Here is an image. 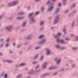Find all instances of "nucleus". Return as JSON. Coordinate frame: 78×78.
Masks as SVG:
<instances>
[{
    "label": "nucleus",
    "instance_id": "a19ab883",
    "mask_svg": "<svg viewBox=\"0 0 78 78\" xmlns=\"http://www.w3.org/2000/svg\"><path fill=\"white\" fill-rule=\"evenodd\" d=\"M63 5L65 6L66 4V1H63Z\"/></svg>",
    "mask_w": 78,
    "mask_h": 78
},
{
    "label": "nucleus",
    "instance_id": "7c9ffc66",
    "mask_svg": "<svg viewBox=\"0 0 78 78\" xmlns=\"http://www.w3.org/2000/svg\"><path fill=\"white\" fill-rule=\"evenodd\" d=\"M41 48V47H36L35 48V50H39V48Z\"/></svg>",
    "mask_w": 78,
    "mask_h": 78
},
{
    "label": "nucleus",
    "instance_id": "603ef678",
    "mask_svg": "<svg viewBox=\"0 0 78 78\" xmlns=\"http://www.w3.org/2000/svg\"><path fill=\"white\" fill-rule=\"evenodd\" d=\"M64 69L63 68V69H62V70H59V71L60 72H63V71H64Z\"/></svg>",
    "mask_w": 78,
    "mask_h": 78
},
{
    "label": "nucleus",
    "instance_id": "5fc2aeb1",
    "mask_svg": "<svg viewBox=\"0 0 78 78\" xmlns=\"http://www.w3.org/2000/svg\"><path fill=\"white\" fill-rule=\"evenodd\" d=\"M13 17H10L9 18V19H10V20H12V19H13Z\"/></svg>",
    "mask_w": 78,
    "mask_h": 78
},
{
    "label": "nucleus",
    "instance_id": "7ed1b4c3",
    "mask_svg": "<svg viewBox=\"0 0 78 78\" xmlns=\"http://www.w3.org/2000/svg\"><path fill=\"white\" fill-rule=\"evenodd\" d=\"M53 36L55 39H56L57 37H58V36H61V33H58L57 35H55L54 34Z\"/></svg>",
    "mask_w": 78,
    "mask_h": 78
},
{
    "label": "nucleus",
    "instance_id": "6e6552de",
    "mask_svg": "<svg viewBox=\"0 0 78 78\" xmlns=\"http://www.w3.org/2000/svg\"><path fill=\"white\" fill-rule=\"evenodd\" d=\"M30 19L31 20L32 22H33L34 23L36 22V20H34V17L32 16L30 18Z\"/></svg>",
    "mask_w": 78,
    "mask_h": 78
},
{
    "label": "nucleus",
    "instance_id": "de8ad7c7",
    "mask_svg": "<svg viewBox=\"0 0 78 78\" xmlns=\"http://www.w3.org/2000/svg\"><path fill=\"white\" fill-rule=\"evenodd\" d=\"M37 62H33L32 64H37Z\"/></svg>",
    "mask_w": 78,
    "mask_h": 78
},
{
    "label": "nucleus",
    "instance_id": "f704fd0d",
    "mask_svg": "<svg viewBox=\"0 0 78 78\" xmlns=\"http://www.w3.org/2000/svg\"><path fill=\"white\" fill-rule=\"evenodd\" d=\"M31 35H30L29 36L27 37V39H28V40L30 39H31Z\"/></svg>",
    "mask_w": 78,
    "mask_h": 78
},
{
    "label": "nucleus",
    "instance_id": "c85d7f7f",
    "mask_svg": "<svg viewBox=\"0 0 78 78\" xmlns=\"http://www.w3.org/2000/svg\"><path fill=\"white\" fill-rule=\"evenodd\" d=\"M4 77L5 78H8V74L7 73H6L4 76Z\"/></svg>",
    "mask_w": 78,
    "mask_h": 78
},
{
    "label": "nucleus",
    "instance_id": "e2e57ef3",
    "mask_svg": "<svg viewBox=\"0 0 78 78\" xmlns=\"http://www.w3.org/2000/svg\"><path fill=\"white\" fill-rule=\"evenodd\" d=\"M3 40H4V39H3V38H1L0 40V41H3Z\"/></svg>",
    "mask_w": 78,
    "mask_h": 78
},
{
    "label": "nucleus",
    "instance_id": "b1692460",
    "mask_svg": "<svg viewBox=\"0 0 78 78\" xmlns=\"http://www.w3.org/2000/svg\"><path fill=\"white\" fill-rule=\"evenodd\" d=\"M41 10L42 11V12H44V7L43 6L41 8Z\"/></svg>",
    "mask_w": 78,
    "mask_h": 78
},
{
    "label": "nucleus",
    "instance_id": "37998d69",
    "mask_svg": "<svg viewBox=\"0 0 78 78\" xmlns=\"http://www.w3.org/2000/svg\"><path fill=\"white\" fill-rule=\"evenodd\" d=\"M39 67V65H38L35 68V70L37 69H38V68Z\"/></svg>",
    "mask_w": 78,
    "mask_h": 78
},
{
    "label": "nucleus",
    "instance_id": "0e129e2a",
    "mask_svg": "<svg viewBox=\"0 0 78 78\" xmlns=\"http://www.w3.org/2000/svg\"><path fill=\"white\" fill-rule=\"evenodd\" d=\"M24 70H28V68H25L24 69Z\"/></svg>",
    "mask_w": 78,
    "mask_h": 78
},
{
    "label": "nucleus",
    "instance_id": "4be33fe9",
    "mask_svg": "<svg viewBox=\"0 0 78 78\" xmlns=\"http://www.w3.org/2000/svg\"><path fill=\"white\" fill-rule=\"evenodd\" d=\"M61 61V59H59V60H58L57 61V63L58 65L59 63H60V62Z\"/></svg>",
    "mask_w": 78,
    "mask_h": 78
},
{
    "label": "nucleus",
    "instance_id": "a18cd8bd",
    "mask_svg": "<svg viewBox=\"0 0 78 78\" xmlns=\"http://www.w3.org/2000/svg\"><path fill=\"white\" fill-rule=\"evenodd\" d=\"M55 61H56L57 62V61H58V58H56L55 59Z\"/></svg>",
    "mask_w": 78,
    "mask_h": 78
},
{
    "label": "nucleus",
    "instance_id": "20e7f679",
    "mask_svg": "<svg viewBox=\"0 0 78 78\" xmlns=\"http://www.w3.org/2000/svg\"><path fill=\"white\" fill-rule=\"evenodd\" d=\"M12 28V26H10L9 27H6V29L8 31H10L11 30Z\"/></svg>",
    "mask_w": 78,
    "mask_h": 78
},
{
    "label": "nucleus",
    "instance_id": "a878e982",
    "mask_svg": "<svg viewBox=\"0 0 78 78\" xmlns=\"http://www.w3.org/2000/svg\"><path fill=\"white\" fill-rule=\"evenodd\" d=\"M59 8L57 9L56 12H55V14H57V13H58V12H59Z\"/></svg>",
    "mask_w": 78,
    "mask_h": 78
},
{
    "label": "nucleus",
    "instance_id": "423d86ee",
    "mask_svg": "<svg viewBox=\"0 0 78 78\" xmlns=\"http://www.w3.org/2000/svg\"><path fill=\"white\" fill-rule=\"evenodd\" d=\"M53 6H51L48 8V11H51L53 9Z\"/></svg>",
    "mask_w": 78,
    "mask_h": 78
},
{
    "label": "nucleus",
    "instance_id": "6e6d98bb",
    "mask_svg": "<svg viewBox=\"0 0 78 78\" xmlns=\"http://www.w3.org/2000/svg\"><path fill=\"white\" fill-rule=\"evenodd\" d=\"M47 63L46 62H45L44 63V66H46V65H47Z\"/></svg>",
    "mask_w": 78,
    "mask_h": 78
},
{
    "label": "nucleus",
    "instance_id": "774afa93",
    "mask_svg": "<svg viewBox=\"0 0 78 78\" xmlns=\"http://www.w3.org/2000/svg\"><path fill=\"white\" fill-rule=\"evenodd\" d=\"M9 52L10 53H11L12 54V52L11 51H9Z\"/></svg>",
    "mask_w": 78,
    "mask_h": 78
},
{
    "label": "nucleus",
    "instance_id": "cd10ccee",
    "mask_svg": "<svg viewBox=\"0 0 78 78\" xmlns=\"http://www.w3.org/2000/svg\"><path fill=\"white\" fill-rule=\"evenodd\" d=\"M51 74V73H45V75H46V76H48V75H50Z\"/></svg>",
    "mask_w": 78,
    "mask_h": 78
},
{
    "label": "nucleus",
    "instance_id": "4c0bfd02",
    "mask_svg": "<svg viewBox=\"0 0 78 78\" xmlns=\"http://www.w3.org/2000/svg\"><path fill=\"white\" fill-rule=\"evenodd\" d=\"M7 62H9V63H11V62H12V61L11 60H7Z\"/></svg>",
    "mask_w": 78,
    "mask_h": 78
},
{
    "label": "nucleus",
    "instance_id": "3c124183",
    "mask_svg": "<svg viewBox=\"0 0 78 78\" xmlns=\"http://www.w3.org/2000/svg\"><path fill=\"white\" fill-rule=\"evenodd\" d=\"M29 73V74H32V75H33L34 74V73L33 72H30Z\"/></svg>",
    "mask_w": 78,
    "mask_h": 78
},
{
    "label": "nucleus",
    "instance_id": "c9c22d12",
    "mask_svg": "<svg viewBox=\"0 0 78 78\" xmlns=\"http://www.w3.org/2000/svg\"><path fill=\"white\" fill-rule=\"evenodd\" d=\"M74 6H75V3L73 4L72 6H71V8L72 9V8H73Z\"/></svg>",
    "mask_w": 78,
    "mask_h": 78
},
{
    "label": "nucleus",
    "instance_id": "c03bdc74",
    "mask_svg": "<svg viewBox=\"0 0 78 78\" xmlns=\"http://www.w3.org/2000/svg\"><path fill=\"white\" fill-rule=\"evenodd\" d=\"M39 13V12H37L35 14V16H37V14H38Z\"/></svg>",
    "mask_w": 78,
    "mask_h": 78
},
{
    "label": "nucleus",
    "instance_id": "338daca9",
    "mask_svg": "<svg viewBox=\"0 0 78 78\" xmlns=\"http://www.w3.org/2000/svg\"><path fill=\"white\" fill-rule=\"evenodd\" d=\"M43 29H44V27H42L41 28L40 30H43Z\"/></svg>",
    "mask_w": 78,
    "mask_h": 78
},
{
    "label": "nucleus",
    "instance_id": "1a4fd4ad",
    "mask_svg": "<svg viewBox=\"0 0 78 78\" xmlns=\"http://www.w3.org/2000/svg\"><path fill=\"white\" fill-rule=\"evenodd\" d=\"M46 51L47 55H50V53H51V51H50V50L48 48H47L46 49Z\"/></svg>",
    "mask_w": 78,
    "mask_h": 78
},
{
    "label": "nucleus",
    "instance_id": "f257e3e1",
    "mask_svg": "<svg viewBox=\"0 0 78 78\" xmlns=\"http://www.w3.org/2000/svg\"><path fill=\"white\" fill-rule=\"evenodd\" d=\"M56 42L57 43H60V44H67V42H66L64 41L63 40H60V38L59 37L56 38Z\"/></svg>",
    "mask_w": 78,
    "mask_h": 78
},
{
    "label": "nucleus",
    "instance_id": "8fccbe9b",
    "mask_svg": "<svg viewBox=\"0 0 78 78\" xmlns=\"http://www.w3.org/2000/svg\"><path fill=\"white\" fill-rule=\"evenodd\" d=\"M10 40V38H7L6 40V42H8V41H9Z\"/></svg>",
    "mask_w": 78,
    "mask_h": 78
},
{
    "label": "nucleus",
    "instance_id": "4d7b16f0",
    "mask_svg": "<svg viewBox=\"0 0 78 78\" xmlns=\"http://www.w3.org/2000/svg\"><path fill=\"white\" fill-rule=\"evenodd\" d=\"M55 27H52L51 28V30H53V29H55Z\"/></svg>",
    "mask_w": 78,
    "mask_h": 78
},
{
    "label": "nucleus",
    "instance_id": "6ab92c4d",
    "mask_svg": "<svg viewBox=\"0 0 78 78\" xmlns=\"http://www.w3.org/2000/svg\"><path fill=\"white\" fill-rule=\"evenodd\" d=\"M9 6H13V4H12V2H11V3H10L9 4H8Z\"/></svg>",
    "mask_w": 78,
    "mask_h": 78
},
{
    "label": "nucleus",
    "instance_id": "bf43d9fd",
    "mask_svg": "<svg viewBox=\"0 0 78 78\" xmlns=\"http://www.w3.org/2000/svg\"><path fill=\"white\" fill-rule=\"evenodd\" d=\"M33 47V46H32V45L30 46L29 48V49H30V48H31L32 47Z\"/></svg>",
    "mask_w": 78,
    "mask_h": 78
},
{
    "label": "nucleus",
    "instance_id": "aec40b11",
    "mask_svg": "<svg viewBox=\"0 0 78 78\" xmlns=\"http://www.w3.org/2000/svg\"><path fill=\"white\" fill-rule=\"evenodd\" d=\"M33 12H32L29 15V17H31L33 15Z\"/></svg>",
    "mask_w": 78,
    "mask_h": 78
},
{
    "label": "nucleus",
    "instance_id": "c756f323",
    "mask_svg": "<svg viewBox=\"0 0 78 78\" xmlns=\"http://www.w3.org/2000/svg\"><path fill=\"white\" fill-rule=\"evenodd\" d=\"M44 21H42L41 22H40V25H41V26L43 25H44Z\"/></svg>",
    "mask_w": 78,
    "mask_h": 78
},
{
    "label": "nucleus",
    "instance_id": "4468645a",
    "mask_svg": "<svg viewBox=\"0 0 78 78\" xmlns=\"http://www.w3.org/2000/svg\"><path fill=\"white\" fill-rule=\"evenodd\" d=\"M24 12H19L16 14V15H18L19 16H21V15H23V14H24Z\"/></svg>",
    "mask_w": 78,
    "mask_h": 78
},
{
    "label": "nucleus",
    "instance_id": "0eeeda50",
    "mask_svg": "<svg viewBox=\"0 0 78 78\" xmlns=\"http://www.w3.org/2000/svg\"><path fill=\"white\" fill-rule=\"evenodd\" d=\"M12 3L13 4V5L14 6H16V5L18 3V1H13L12 2Z\"/></svg>",
    "mask_w": 78,
    "mask_h": 78
},
{
    "label": "nucleus",
    "instance_id": "72a5a7b5",
    "mask_svg": "<svg viewBox=\"0 0 78 78\" xmlns=\"http://www.w3.org/2000/svg\"><path fill=\"white\" fill-rule=\"evenodd\" d=\"M4 44H5V43H3L2 44H1L0 46V47L1 48L3 47V45H4Z\"/></svg>",
    "mask_w": 78,
    "mask_h": 78
},
{
    "label": "nucleus",
    "instance_id": "f03ea898",
    "mask_svg": "<svg viewBox=\"0 0 78 78\" xmlns=\"http://www.w3.org/2000/svg\"><path fill=\"white\" fill-rule=\"evenodd\" d=\"M59 15H58L55 17V18L54 20V24H56V23H57L58 22V20H59Z\"/></svg>",
    "mask_w": 78,
    "mask_h": 78
},
{
    "label": "nucleus",
    "instance_id": "79ce46f5",
    "mask_svg": "<svg viewBox=\"0 0 78 78\" xmlns=\"http://www.w3.org/2000/svg\"><path fill=\"white\" fill-rule=\"evenodd\" d=\"M72 49L74 50H77V48L73 47L72 48Z\"/></svg>",
    "mask_w": 78,
    "mask_h": 78
},
{
    "label": "nucleus",
    "instance_id": "09e8293b",
    "mask_svg": "<svg viewBox=\"0 0 78 78\" xmlns=\"http://www.w3.org/2000/svg\"><path fill=\"white\" fill-rule=\"evenodd\" d=\"M58 6H61V3H59L58 4Z\"/></svg>",
    "mask_w": 78,
    "mask_h": 78
},
{
    "label": "nucleus",
    "instance_id": "680f3d73",
    "mask_svg": "<svg viewBox=\"0 0 78 78\" xmlns=\"http://www.w3.org/2000/svg\"><path fill=\"white\" fill-rule=\"evenodd\" d=\"M69 12V10H66V11H65V13H67V12Z\"/></svg>",
    "mask_w": 78,
    "mask_h": 78
},
{
    "label": "nucleus",
    "instance_id": "052dcab7",
    "mask_svg": "<svg viewBox=\"0 0 78 78\" xmlns=\"http://www.w3.org/2000/svg\"><path fill=\"white\" fill-rule=\"evenodd\" d=\"M8 45H9V44H7L6 45V47H8Z\"/></svg>",
    "mask_w": 78,
    "mask_h": 78
},
{
    "label": "nucleus",
    "instance_id": "49530a36",
    "mask_svg": "<svg viewBox=\"0 0 78 78\" xmlns=\"http://www.w3.org/2000/svg\"><path fill=\"white\" fill-rule=\"evenodd\" d=\"M57 72H55L54 73L53 75H54V76H55V75H57Z\"/></svg>",
    "mask_w": 78,
    "mask_h": 78
},
{
    "label": "nucleus",
    "instance_id": "393cba45",
    "mask_svg": "<svg viewBox=\"0 0 78 78\" xmlns=\"http://www.w3.org/2000/svg\"><path fill=\"white\" fill-rule=\"evenodd\" d=\"M22 47V44H19L17 45V48H20Z\"/></svg>",
    "mask_w": 78,
    "mask_h": 78
},
{
    "label": "nucleus",
    "instance_id": "69168bd1",
    "mask_svg": "<svg viewBox=\"0 0 78 78\" xmlns=\"http://www.w3.org/2000/svg\"><path fill=\"white\" fill-rule=\"evenodd\" d=\"M28 44V43H25L24 44V45H27Z\"/></svg>",
    "mask_w": 78,
    "mask_h": 78
},
{
    "label": "nucleus",
    "instance_id": "39448f33",
    "mask_svg": "<svg viewBox=\"0 0 78 78\" xmlns=\"http://www.w3.org/2000/svg\"><path fill=\"white\" fill-rule=\"evenodd\" d=\"M46 42V39L45 38L43 39L39 43V44H43Z\"/></svg>",
    "mask_w": 78,
    "mask_h": 78
},
{
    "label": "nucleus",
    "instance_id": "f8f14e48",
    "mask_svg": "<svg viewBox=\"0 0 78 78\" xmlns=\"http://www.w3.org/2000/svg\"><path fill=\"white\" fill-rule=\"evenodd\" d=\"M55 69H56V67H50L48 68V70H53Z\"/></svg>",
    "mask_w": 78,
    "mask_h": 78
},
{
    "label": "nucleus",
    "instance_id": "f3484780",
    "mask_svg": "<svg viewBox=\"0 0 78 78\" xmlns=\"http://www.w3.org/2000/svg\"><path fill=\"white\" fill-rule=\"evenodd\" d=\"M43 59H44V55H42L40 58V61H42Z\"/></svg>",
    "mask_w": 78,
    "mask_h": 78
},
{
    "label": "nucleus",
    "instance_id": "bb28decb",
    "mask_svg": "<svg viewBox=\"0 0 78 78\" xmlns=\"http://www.w3.org/2000/svg\"><path fill=\"white\" fill-rule=\"evenodd\" d=\"M38 55H37L35 56L33 58V59H37L38 58Z\"/></svg>",
    "mask_w": 78,
    "mask_h": 78
},
{
    "label": "nucleus",
    "instance_id": "a211bd4d",
    "mask_svg": "<svg viewBox=\"0 0 78 78\" xmlns=\"http://www.w3.org/2000/svg\"><path fill=\"white\" fill-rule=\"evenodd\" d=\"M55 47L57 49H59V48H60V45L58 44H57L55 46Z\"/></svg>",
    "mask_w": 78,
    "mask_h": 78
},
{
    "label": "nucleus",
    "instance_id": "e433bc0d",
    "mask_svg": "<svg viewBox=\"0 0 78 78\" xmlns=\"http://www.w3.org/2000/svg\"><path fill=\"white\" fill-rule=\"evenodd\" d=\"M66 49V47H63V48H60L61 50H65V49Z\"/></svg>",
    "mask_w": 78,
    "mask_h": 78
},
{
    "label": "nucleus",
    "instance_id": "ea45409f",
    "mask_svg": "<svg viewBox=\"0 0 78 78\" xmlns=\"http://www.w3.org/2000/svg\"><path fill=\"white\" fill-rule=\"evenodd\" d=\"M35 72H36L37 73L38 72H41V69H39L38 70H35Z\"/></svg>",
    "mask_w": 78,
    "mask_h": 78
},
{
    "label": "nucleus",
    "instance_id": "58836bf2",
    "mask_svg": "<svg viewBox=\"0 0 78 78\" xmlns=\"http://www.w3.org/2000/svg\"><path fill=\"white\" fill-rule=\"evenodd\" d=\"M43 67V69H45V68H46V66H45V65H43L42 66Z\"/></svg>",
    "mask_w": 78,
    "mask_h": 78
},
{
    "label": "nucleus",
    "instance_id": "2eb2a0df",
    "mask_svg": "<svg viewBox=\"0 0 78 78\" xmlns=\"http://www.w3.org/2000/svg\"><path fill=\"white\" fill-rule=\"evenodd\" d=\"M51 4V0H49L47 2H46V5H48Z\"/></svg>",
    "mask_w": 78,
    "mask_h": 78
},
{
    "label": "nucleus",
    "instance_id": "9b49d317",
    "mask_svg": "<svg viewBox=\"0 0 78 78\" xmlns=\"http://www.w3.org/2000/svg\"><path fill=\"white\" fill-rule=\"evenodd\" d=\"M24 17H17L16 18V19L17 20H22V19H24Z\"/></svg>",
    "mask_w": 78,
    "mask_h": 78
},
{
    "label": "nucleus",
    "instance_id": "dca6fc26",
    "mask_svg": "<svg viewBox=\"0 0 78 78\" xmlns=\"http://www.w3.org/2000/svg\"><path fill=\"white\" fill-rule=\"evenodd\" d=\"M63 33L65 34H67V32H66V28H65L63 29Z\"/></svg>",
    "mask_w": 78,
    "mask_h": 78
},
{
    "label": "nucleus",
    "instance_id": "412c9836",
    "mask_svg": "<svg viewBox=\"0 0 78 78\" xmlns=\"http://www.w3.org/2000/svg\"><path fill=\"white\" fill-rule=\"evenodd\" d=\"M44 37V35H41L38 37V39H42V38Z\"/></svg>",
    "mask_w": 78,
    "mask_h": 78
},
{
    "label": "nucleus",
    "instance_id": "13d9d810",
    "mask_svg": "<svg viewBox=\"0 0 78 78\" xmlns=\"http://www.w3.org/2000/svg\"><path fill=\"white\" fill-rule=\"evenodd\" d=\"M72 67L73 68H74V67H75V65H73Z\"/></svg>",
    "mask_w": 78,
    "mask_h": 78
},
{
    "label": "nucleus",
    "instance_id": "ddd939ff",
    "mask_svg": "<svg viewBox=\"0 0 78 78\" xmlns=\"http://www.w3.org/2000/svg\"><path fill=\"white\" fill-rule=\"evenodd\" d=\"M26 25H27V22H24L22 25V27H25L26 26Z\"/></svg>",
    "mask_w": 78,
    "mask_h": 78
},
{
    "label": "nucleus",
    "instance_id": "473e14b6",
    "mask_svg": "<svg viewBox=\"0 0 78 78\" xmlns=\"http://www.w3.org/2000/svg\"><path fill=\"white\" fill-rule=\"evenodd\" d=\"M45 76H46L45 75V74H44L42 75L41 76V78H44V77H45Z\"/></svg>",
    "mask_w": 78,
    "mask_h": 78
},
{
    "label": "nucleus",
    "instance_id": "9d476101",
    "mask_svg": "<svg viewBox=\"0 0 78 78\" xmlns=\"http://www.w3.org/2000/svg\"><path fill=\"white\" fill-rule=\"evenodd\" d=\"M26 66V64L25 63H22L20 64L19 65V67H22V66Z\"/></svg>",
    "mask_w": 78,
    "mask_h": 78
},
{
    "label": "nucleus",
    "instance_id": "2f4dec72",
    "mask_svg": "<svg viewBox=\"0 0 78 78\" xmlns=\"http://www.w3.org/2000/svg\"><path fill=\"white\" fill-rule=\"evenodd\" d=\"M75 21H74L73 22V23L71 24V27H73V26H74V25L75 24Z\"/></svg>",
    "mask_w": 78,
    "mask_h": 78
},
{
    "label": "nucleus",
    "instance_id": "864d4df0",
    "mask_svg": "<svg viewBox=\"0 0 78 78\" xmlns=\"http://www.w3.org/2000/svg\"><path fill=\"white\" fill-rule=\"evenodd\" d=\"M65 40H66V41H70V39L68 38H65Z\"/></svg>",
    "mask_w": 78,
    "mask_h": 78
},
{
    "label": "nucleus",
    "instance_id": "5701e85b",
    "mask_svg": "<svg viewBox=\"0 0 78 78\" xmlns=\"http://www.w3.org/2000/svg\"><path fill=\"white\" fill-rule=\"evenodd\" d=\"M22 76V74H20V75H18L17 77H16V78H20V77H21V76Z\"/></svg>",
    "mask_w": 78,
    "mask_h": 78
}]
</instances>
